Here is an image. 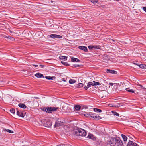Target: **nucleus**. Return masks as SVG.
<instances>
[{"label": "nucleus", "mask_w": 146, "mask_h": 146, "mask_svg": "<svg viewBox=\"0 0 146 146\" xmlns=\"http://www.w3.org/2000/svg\"><path fill=\"white\" fill-rule=\"evenodd\" d=\"M126 90L129 92L134 93V91L133 89H130L129 88H126Z\"/></svg>", "instance_id": "nucleus-24"}, {"label": "nucleus", "mask_w": 146, "mask_h": 146, "mask_svg": "<svg viewBox=\"0 0 146 146\" xmlns=\"http://www.w3.org/2000/svg\"><path fill=\"white\" fill-rule=\"evenodd\" d=\"M101 46L99 45H93V48L94 49H100L101 48Z\"/></svg>", "instance_id": "nucleus-20"}, {"label": "nucleus", "mask_w": 146, "mask_h": 146, "mask_svg": "<svg viewBox=\"0 0 146 146\" xmlns=\"http://www.w3.org/2000/svg\"><path fill=\"white\" fill-rule=\"evenodd\" d=\"M71 61L73 62H79L80 60L78 58L72 57L71 58Z\"/></svg>", "instance_id": "nucleus-15"}, {"label": "nucleus", "mask_w": 146, "mask_h": 146, "mask_svg": "<svg viewBox=\"0 0 146 146\" xmlns=\"http://www.w3.org/2000/svg\"><path fill=\"white\" fill-rule=\"evenodd\" d=\"M75 67H78L80 66V65L78 64H74L73 65Z\"/></svg>", "instance_id": "nucleus-42"}, {"label": "nucleus", "mask_w": 146, "mask_h": 146, "mask_svg": "<svg viewBox=\"0 0 146 146\" xmlns=\"http://www.w3.org/2000/svg\"><path fill=\"white\" fill-rule=\"evenodd\" d=\"M18 106L19 107L23 108H26V106L23 103H19L18 104Z\"/></svg>", "instance_id": "nucleus-16"}, {"label": "nucleus", "mask_w": 146, "mask_h": 146, "mask_svg": "<svg viewBox=\"0 0 146 146\" xmlns=\"http://www.w3.org/2000/svg\"><path fill=\"white\" fill-rule=\"evenodd\" d=\"M144 68H146V65H143Z\"/></svg>", "instance_id": "nucleus-50"}, {"label": "nucleus", "mask_w": 146, "mask_h": 146, "mask_svg": "<svg viewBox=\"0 0 146 146\" xmlns=\"http://www.w3.org/2000/svg\"><path fill=\"white\" fill-rule=\"evenodd\" d=\"M7 131L10 133H13V131L9 129L7 130Z\"/></svg>", "instance_id": "nucleus-40"}, {"label": "nucleus", "mask_w": 146, "mask_h": 146, "mask_svg": "<svg viewBox=\"0 0 146 146\" xmlns=\"http://www.w3.org/2000/svg\"><path fill=\"white\" fill-rule=\"evenodd\" d=\"M79 129H75L73 131V135L74 136H79Z\"/></svg>", "instance_id": "nucleus-8"}, {"label": "nucleus", "mask_w": 146, "mask_h": 146, "mask_svg": "<svg viewBox=\"0 0 146 146\" xmlns=\"http://www.w3.org/2000/svg\"><path fill=\"white\" fill-rule=\"evenodd\" d=\"M110 144V146H123L122 141L119 137L112 139Z\"/></svg>", "instance_id": "nucleus-1"}, {"label": "nucleus", "mask_w": 146, "mask_h": 146, "mask_svg": "<svg viewBox=\"0 0 146 146\" xmlns=\"http://www.w3.org/2000/svg\"><path fill=\"white\" fill-rule=\"evenodd\" d=\"M87 113L85 114H84L85 116H86L87 117H90V115L89 113Z\"/></svg>", "instance_id": "nucleus-41"}, {"label": "nucleus", "mask_w": 146, "mask_h": 146, "mask_svg": "<svg viewBox=\"0 0 146 146\" xmlns=\"http://www.w3.org/2000/svg\"><path fill=\"white\" fill-rule=\"evenodd\" d=\"M121 136L124 141L125 142L127 141V137L125 136V135L122 134L121 135Z\"/></svg>", "instance_id": "nucleus-22"}, {"label": "nucleus", "mask_w": 146, "mask_h": 146, "mask_svg": "<svg viewBox=\"0 0 146 146\" xmlns=\"http://www.w3.org/2000/svg\"><path fill=\"white\" fill-rule=\"evenodd\" d=\"M62 81L65 82L66 81V80H65V79L62 78Z\"/></svg>", "instance_id": "nucleus-51"}, {"label": "nucleus", "mask_w": 146, "mask_h": 146, "mask_svg": "<svg viewBox=\"0 0 146 146\" xmlns=\"http://www.w3.org/2000/svg\"><path fill=\"white\" fill-rule=\"evenodd\" d=\"M61 63L63 64H64V65L68 66V64L66 62H64L63 61H61Z\"/></svg>", "instance_id": "nucleus-37"}, {"label": "nucleus", "mask_w": 146, "mask_h": 146, "mask_svg": "<svg viewBox=\"0 0 146 146\" xmlns=\"http://www.w3.org/2000/svg\"><path fill=\"white\" fill-rule=\"evenodd\" d=\"M91 2H92V3H97V2H97V1H94V0H92V1H91Z\"/></svg>", "instance_id": "nucleus-45"}, {"label": "nucleus", "mask_w": 146, "mask_h": 146, "mask_svg": "<svg viewBox=\"0 0 146 146\" xmlns=\"http://www.w3.org/2000/svg\"><path fill=\"white\" fill-rule=\"evenodd\" d=\"M76 81L74 79H70L69 80V83L72 84L76 83Z\"/></svg>", "instance_id": "nucleus-26"}, {"label": "nucleus", "mask_w": 146, "mask_h": 146, "mask_svg": "<svg viewBox=\"0 0 146 146\" xmlns=\"http://www.w3.org/2000/svg\"><path fill=\"white\" fill-rule=\"evenodd\" d=\"M62 146H72L69 144H62Z\"/></svg>", "instance_id": "nucleus-43"}, {"label": "nucleus", "mask_w": 146, "mask_h": 146, "mask_svg": "<svg viewBox=\"0 0 146 146\" xmlns=\"http://www.w3.org/2000/svg\"><path fill=\"white\" fill-rule=\"evenodd\" d=\"M111 112L114 115H116L117 116H119V115L118 113L114 111H111Z\"/></svg>", "instance_id": "nucleus-27"}, {"label": "nucleus", "mask_w": 146, "mask_h": 146, "mask_svg": "<svg viewBox=\"0 0 146 146\" xmlns=\"http://www.w3.org/2000/svg\"><path fill=\"white\" fill-rule=\"evenodd\" d=\"M109 106H110V107H119V106L118 105H114V106H113L112 105V104H109Z\"/></svg>", "instance_id": "nucleus-32"}, {"label": "nucleus", "mask_w": 146, "mask_h": 146, "mask_svg": "<svg viewBox=\"0 0 146 146\" xmlns=\"http://www.w3.org/2000/svg\"><path fill=\"white\" fill-rule=\"evenodd\" d=\"M111 40L113 42L115 41V40L113 39H112Z\"/></svg>", "instance_id": "nucleus-55"}, {"label": "nucleus", "mask_w": 146, "mask_h": 146, "mask_svg": "<svg viewBox=\"0 0 146 146\" xmlns=\"http://www.w3.org/2000/svg\"><path fill=\"white\" fill-rule=\"evenodd\" d=\"M68 105L66 104H64L62 106V109L65 111H66L68 109Z\"/></svg>", "instance_id": "nucleus-14"}, {"label": "nucleus", "mask_w": 146, "mask_h": 146, "mask_svg": "<svg viewBox=\"0 0 146 146\" xmlns=\"http://www.w3.org/2000/svg\"><path fill=\"white\" fill-rule=\"evenodd\" d=\"M143 10L146 12V7H143Z\"/></svg>", "instance_id": "nucleus-44"}, {"label": "nucleus", "mask_w": 146, "mask_h": 146, "mask_svg": "<svg viewBox=\"0 0 146 146\" xmlns=\"http://www.w3.org/2000/svg\"><path fill=\"white\" fill-rule=\"evenodd\" d=\"M8 38L11 40L12 41H14L15 40V38L12 37L8 36Z\"/></svg>", "instance_id": "nucleus-38"}, {"label": "nucleus", "mask_w": 146, "mask_h": 146, "mask_svg": "<svg viewBox=\"0 0 146 146\" xmlns=\"http://www.w3.org/2000/svg\"><path fill=\"white\" fill-rule=\"evenodd\" d=\"M106 72L107 73H110L114 74H116L117 73V72L115 71L111 70L109 69H107Z\"/></svg>", "instance_id": "nucleus-11"}, {"label": "nucleus", "mask_w": 146, "mask_h": 146, "mask_svg": "<svg viewBox=\"0 0 146 146\" xmlns=\"http://www.w3.org/2000/svg\"><path fill=\"white\" fill-rule=\"evenodd\" d=\"M93 137V135L91 134H89L87 137L89 139H92Z\"/></svg>", "instance_id": "nucleus-36"}, {"label": "nucleus", "mask_w": 146, "mask_h": 146, "mask_svg": "<svg viewBox=\"0 0 146 146\" xmlns=\"http://www.w3.org/2000/svg\"><path fill=\"white\" fill-rule=\"evenodd\" d=\"M35 76L37 78H43L44 77L43 74L39 73H37L35 74Z\"/></svg>", "instance_id": "nucleus-10"}, {"label": "nucleus", "mask_w": 146, "mask_h": 146, "mask_svg": "<svg viewBox=\"0 0 146 146\" xmlns=\"http://www.w3.org/2000/svg\"><path fill=\"white\" fill-rule=\"evenodd\" d=\"M41 67V68H43L44 67V66L43 65L40 64L39 65Z\"/></svg>", "instance_id": "nucleus-46"}, {"label": "nucleus", "mask_w": 146, "mask_h": 146, "mask_svg": "<svg viewBox=\"0 0 146 146\" xmlns=\"http://www.w3.org/2000/svg\"><path fill=\"white\" fill-rule=\"evenodd\" d=\"M86 133L85 130L82 129H79V136L84 137L86 136Z\"/></svg>", "instance_id": "nucleus-4"}, {"label": "nucleus", "mask_w": 146, "mask_h": 146, "mask_svg": "<svg viewBox=\"0 0 146 146\" xmlns=\"http://www.w3.org/2000/svg\"><path fill=\"white\" fill-rule=\"evenodd\" d=\"M47 109V108H41V110L43 111H45L46 112V110Z\"/></svg>", "instance_id": "nucleus-35"}, {"label": "nucleus", "mask_w": 146, "mask_h": 146, "mask_svg": "<svg viewBox=\"0 0 146 146\" xmlns=\"http://www.w3.org/2000/svg\"><path fill=\"white\" fill-rule=\"evenodd\" d=\"M45 78H46V79H47L48 80H53V78L54 79L55 77L54 76L53 77H51L50 76H45Z\"/></svg>", "instance_id": "nucleus-21"}, {"label": "nucleus", "mask_w": 146, "mask_h": 146, "mask_svg": "<svg viewBox=\"0 0 146 146\" xmlns=\"http://www.w3.org/2000/svg\"><path fill=\"white\" fill-rule=\"evenodd\" d=\"M81 78H80L79 79V80L80 79V80H82Z\"/></svg>", "instance_id": "nucleus-54"}, {"label": "nucleus", "mask_w": 146, "mask_h": 146, "mask_svg": "<svg viewBox=\"0 0 146 146\" xmlns=\"http://www.w3.org/2000/svg\"><path fill=\"white\" fill-rule=\"evenodd\" d=\"M3 37H4V38H8V36H6L5 35H4L3 36Z\"/></svg>", "instance_id": "nucleus-48"}, {"label": "nucleus", "mask_w": 146, "mask_h": 146, "mask_svg": "<svg viewBox=\"0 0 146 146\" xmlns=\"http://www.w3.org/2000/svg\"><path fill=\"white\" fill-rule=\"evenodd\" d=\"M44 122L43 125L45 127H49L51 126L52 125V122L50 121H46L44 120L43 121Z\"/></svg>", "instance_id": "nucleus-2"}, {"label": "nucleus", "mask_w": 146, "mask_h": 146, "mask_svg": "<svg viewBox=\"0 0 146 146\" xmlns=\"http://www.w3.org/2000/svg\"><path fill=\"white\" fill-rule=\"evenodd\" d=\"M56 146H62V144H60V145H57Z\"/></svg>", "instance_id": "nucleus-53"}, {"label": "nucleus", "mask_w": 146, "mask_h": 146, "mask_svg": "<svg viewBox=\"0 0 146 146\" xmlns=\"http://www.w3.org/2000/svg\"><path fill=\"white\" fill-rule=\"evenodd\" d=\"M105 80H104L103 79H101L100 80V82L101 84H102L103 85H104V84L106 82Z\"/></svg>", "instance_id": "nucleus-30"}, {"label": "nucleus", "mask_w": 146, "mask_h": 146, "mask_svg": "<svg viewBox=\"0 0 146 146\" xmlns=\"http://www.w3.org/2000/svg\"><path fill=\"white\" fill-rule=\"evenodd\" d=\"M33 66H35V67H36L38 66V65H37L33 64Z\"/></svg>", "instance_id": "nucleus-49"}, {"label": "nucleus", "mask_w": 146, "mask_h": 146, "mask_svg": "<svg viewBox=\"0 0 146 146\" xmlns=\"http://www.w3.org/2000/svg\"><path fill=\"white\" fill-rule=\"evenodd\" d=\"M17 114L19 116L21 117H23L24 116L23 114L21 112H20L18 108H17Z\"/></svg>", "instance_id": "nucleus-9"}, {"label": "nucleus", "mask_w": 146, "mask_h": 146, "mask_svg": "<svg viewBox=\"0 0 146 146\" xmlns=\"http://www.w3.org/2000/svg\"><path fill=\"white\" fill-rule=\"evenodd\" d=\"M139 86L141 87V88L146 89V88H144L143 87V86L140 84L139 85Z\"/></svg>", "instance_id": "nucleus-47"}, {"label": "nucleus", "mask_w": 146, "mask_h": 146, "mask_svg": "<svg viewBox=\"0 0 146 146\" xmlns=\"http://www.w3.org/2000/svg\"><path fill=\"white\" fill-rule=\"evenodd\" d=\"M101 119V117L99 116H97L96 114V116H94V119L96 120H99Z\"/></svg>", "instance_id": "nucleus-29"}, {"label": "nucleus", "mask_w": 146, "mask_h": 146, "mask_svg": "<svg viewBox=\"0 0 146 146\" xmlns=\"http://www.w3.org/2000/svg\"><path fill=\"white\" fill-rule=\"evenodd\" d=\"M107 94V92L105 90L101 91L98 93L99 96L101 98H103L104 97H105Z\"/></svg>", "instance_id": "nucleus-5"}, {"label": "nucleus", "mask_w": 146, "mask_h": 146, "mask_svg": "<svg viewBox=\"0 0 146 146\" xmlns=\"http://www.w3.org/2000/svg\"><path fill=\"white\" fill-rule=\"evenodd\" d=\"M10 32H11V33H12V32H11V31H10Z\"/></svg>", "instance_id": "nucleus-56"}, {"label": "nucleus", "mask_w": 146, "mask_h": 146, "mask_svg": "<svg viewBox=\"0 0 146 146\" xmlns=\"http://www.w3.org/2000/svg\"><path fill=\"white\" fill-rule=\"evenodd\" d=\"M89 114H90V117L93 119L94 118V116H96V114L94 113L90 112Z\"/></svg>", "instance_id": "nucleus-23"}, {"label": "nucleus", "mask_w": 146, "mask_h": 146, "mask_svg": "<svg viewBox=\"0 0 146 146\" xmlns=\"http://www.w3.org/2000/svg\"><path fill=\"white\" fill-rule=\"evenodd\" d=\"M134 64L138 66L140 68H141L142 69L144 68L143 65L139 64Z\"/></svg>", "instance_id": "nucleus-31"}, {"label": "nucleus", "mask_w": 146, "mask_h": 146, "mask_svg": "<svg viewBox=\"0 0 146 146\" xmlns=\"http://www.w3.org/2000/svg\"><path fill=\"white\" fill-rule=\"evenodd\" d=\"M94 110L95 112L98 113H100L102 111L101 110L96 108H94Z\"/></svg>", "instance_id": "nucleus-25"}, {"label": "nucleus", "mask_w": 146, "mask_h": 146, "mask_svg": "<svg viewBox=\"0 0 146 146\" xmlns=\"http://www.w3.org/2000/svg\"><path fill=\"white\" fill-rule=\"evenodd\" d=\"M10 111L13 114L15 113V110L14 109L12 108L10 110Z\"/></svg>", "instance_id": "nucleus-34"}, {"label": "nucleus", "mask_w": 146, "mask_h": 146, "mask_svg": "<svg viewBox=\"0 0 146 146\" xmlns=\"http://www.w3.org/2000/svg\"><path fill=\"white\" fill-rule=\"evenodd\" d=\"M84 84L82 83H79L77 86V87L78 88H80L83 87V86Z\"/></svg>", "instance_id": "nucleus-28"}, {"label": "nucleus", "mask_w": 146, "mask_h": 146, "mask_svg": "<svg viewBox=\"0 0 146 146\" xmlns=\"http://www.w3.org/2000/svg\"><path fill=\"white\" fill-rule=\"evenodd\" d=\"M110 84L111 86H112L113 85V84L112 83H110Z\"/></svg>", "instance_id": "nucleus-52"}, {"label": "nucleus", "mask_w": 146, "mask_h": 146, "mask_svg": "<svg viewBox=\"0 0 146 146\" xmlns=\"http://www.w3.org/2000/svg\"><path fill=\"white\" fill-rule=\"evenodd\" d=\"M78 48L79 49L83 50L85 52H87L88 51L87 48L86 46H79Z\"/></svg>", "instance_id": "nucleus-13"}, {"label": "nucleus", "mask_w": 146, "mask_h": 146, "mask_svg": "<svg viewBox=\"0 0 146 146\" xmlns=\"http://www.w3.org/2000/svg\"><path fill=\"white\" fill-rule=\"evenodd\" d=\"M81 106L78 105H76L74 107V108L77 111H79L80 109Z\"/></svg>", "instance_id": "nucleus-17"}, {"label": "nucleus", "mask_w": 146, "mask_h": 146, "mask_svg": "<svg viewBox=\"0 0 146 146\" xmlns=\"http://www.w3.org/2000/svg\"><path fill=\"white\" fill-rule=\"evenodd\" d=\"M50 37L51 38H62V37L59 35H57L55 34H52L50 35Z\"/></svg>", "instance_id": "nucleus-6"}, {"label": "nucleus", "mask_w": 146, "mask_h": 146, "mask_svg": "<svg viewBox=\"0 0 146 146\" xmlns=\"http://www.w3.org/2000/svg\"><path fill=\"white\" fill-rule=\"evenodd\" d=\"M61 124L58 123V122H56L55 123V124L54 125L55 127H58L60 126Z\"/></svg>", "instance_id": "nucleus-33"}, {"label": "nucleus", "mask_w": 146, "mask_h": 146, "mask_svg": "<svg viewBox=\"0 0 146 146\" xmlns=\"http://www.w3.org/2000/svg\"><path fill=\"white\" fill-rule=\"evenodd\" d=\"M58 109V108L51 107H47L46 112L48 113H50L52 111H56Z\"/></svg>", "instance_id": "nucleus-3"}, {"label": "nucleus", "mask_w": 146, "mask_h": 146, "mask_svg": "<svg viewBox=\"0 0 146 146\" xmlns=\"http://www.w3.org/2000/svg\"><path fill=\"white\" fill-rule=\"evenodd\" d=\"M93 86L96 85H100L101 83L99 82H96L95 81H93Z\"/></svg>", "instance_id": "nucleus-19"}, {"label": "nucleus", "mask_w": 146, "mask_h": 146, "mask_svg": "<svg viewBox=\"0 0 146 146\" xmlns=\"http://www.w3.org/2000/svg\"><path fill=\"white\" fill-rule=\"evenodd\" d=\"M89 49L90 50H92L94 48L93 45H91L88 46Z\"/></svg>", "instance_id": "nucleus-39"}, {"label": "nucleus", "mask_w": 146, "mask_h": 146, "mask_svg": "<svg viewBox=\"0 0 146 146\" xmlns=\"http://www.w3.org/2000/svg\"><path fill=\"white\" fill-rule=\"evenodd\" d=\"M91 86H93V82H89L88 83L87 86L84 87V89L86 90H87L88 88L90 87Z\"/></svg>", "instance_id": "nucleus-12"}, {"label": "nucleus", "mask_w": 146, "mask_h": 146, "mask_svg": "<svg viewBox=\"0 0 146 146\" xmlns=\"http://www.w3.org/2000/svg\"><path fill=\"white\" fill-rule=\"evenodd\" d=\"M127 146H139L135 143H133V141L129 140Z\"/></svg>", "instance_id": "nucleus-7"}, {"label": "nucleus", "mask_w": 146, "mask_h": 146, "mask_svg": "<svg viewBox=\"0 0 146 146\" xmlns=\"http://www.w3.org/2000/svg\"><path fill=\"white\" fill-rule=\"evenodd\" d=\"M59 58L61 60H67V57L63 56H60Z\"/></svg>", "instance_id": "nucleus-18"}]
</instances>
